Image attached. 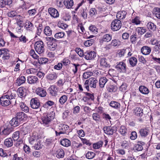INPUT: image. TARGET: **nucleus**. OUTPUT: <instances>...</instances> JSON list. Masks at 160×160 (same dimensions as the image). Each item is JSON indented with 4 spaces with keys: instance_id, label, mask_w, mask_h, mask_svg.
<instances>
[{
    "instance_id": "nucleus-1",
    "label": "nucleus",
    "mask_w": 160,
    "mask_h": 160,
    "mask_svg": "<svg viewBox=\"0 0 160 160\" xmlns=\"http://www.w3.org/2000/svg\"><path fill=\"white\" fill-rule=\"evenodd\" d=\"M98 80L95 78H91L87 80L84 84V87L88 91H89V87L91 88H96L98 83Z\"/></svg>"
},
{
    "instance_id": "nucleus-2",
    "label": "nucleus",
    "mask_w": 160,
    "mask_h": 160,
    "mask_svg": "<svg viewBox=\"0 0 160 160\" xmlns=\"http://www.w3.org/2000/svg\"><path fill=\"white\" fill-rule=\"evenodd\" d=\"M44 45L41 41H38L34 44V48L36 52L38 54L43 53L44 51Z\"/></svg>"
},
{
    "instance_id": "nucleus-3",
    "label": "nucleus",
    "mask_w": 160,
    "mask_h": 160,
    "mask_svg": "<svg viewBox=\"0 0 160 160\" xmlns=\"http://www.w3.org/2000/svg\"><path fill=\"white\" fill-rule=\"evenodd\" d=\"M52 113H52H50L47 114H45L42 117V120L43 123L45 125H48L51 121L54 118V113Z\"/></svg>"
},
{
    "instance_id": "nucleus-4",
    "label": "nucleus",
    "mask_w": 160,
    "mask_h": 160,
    "mask_svg": "<svg viewBox=\"0 0 160 160\" xmlns=\"http://www.w3.org/2000/svg\"><path fill=\"white\" fill-rule=\"evenodd\" d=\"M13 131V128L11 126L4 125L1 127L0 129L1 133L4 135H8Z\"/></svg>"
},
{
    "instance_id": "nucleus-5",
    "label": "nucleus",
    "mask_w": 160,
    "mask_h": 160,
    "mask_svg": "<svg viewBox=\"0 0 160 160\" xmlns=\"http://www.w3.org/2000/svg\"><path fill=\"white\" fill-rule=\"evenodd\" d=\"M122 26V23L120 20L115 19L112 22L111 24V29L113 31H117L119 30Z\"/></svg>"
},
{
    "instance_id": "nucleus-6",
    "label": "nucleus",
    "mask_w": 160,
    "mask_h": 160,
    "mask_svg": "<svg viewBox=\"0 0 160 160\" xmlns=\"http://www.w3.org/2000/svg\"><path fill=\"white\" fill-rule=\"evenodd\" d=\"M115 68L119 72H125L126 71V64L123 62H120L116 66Z\"/></svg>"
},
{
    "instance_id": "nucleus-7",
    "label": "nucleus",
    "mask_w": 160,
    "mask_h": 160,
    "mask_svg": "<svg viewBox=\"0 0 160 160\" xmlns=\"http://www.w3.org/2000/svg\"><path fill=\"white\" fill-rule=\"evenodd\" d=\"M6 97L7 96L4 95L0 98V104L3 107L8 106L11 103V101L9 100Z\"/></svg>"
},
{
    "instance_id": "nucleus-8",
    "label": "nucleus",
    "mask_w": 160,
    "mask_h": 160,
    "mask_svg": "<svg viewBox=\"0 0 160 160\" xmlns=\"http://www.w3.org/2000/svg\"><path fill=\"white\" fill-rule=\"evenodd\" d=\"M30 105L32 108L37 109L40 107V103L39 100L37 98H33L30 101Z\"/></svg>"
},
{
    "instance_id": "nucleus-9",
    "label": "nucleus",
    "mask_w": 160,
    "mask_h": 160,
    "mask_svg": "<svg viewBox=\"0 0 160 160\" xmlns=\"http://www.w3.org/2000/svg\"><path fill=\"white\" fill-rule=\"evenodd\" d=\"M96 53L94 51H88L84 53L85 58L87 60H91L96 57Z\"/></svg>"
},
{
    "instance_id": "nucleus-10",
    "label": "nucleus",
    "mask_w": 160,
    "mask_h": 160,
    "mask_svg": "<svg viewBox=\"0 0 160 160\" xmlns=\"http://www.w3.org/2000/svg\"><path fill=\"white\" fill-rule=\"evenodd\" d=\"M103 130L104 133L109 135H112L115 131L113 127L105 126L103 128Z\"/></svg>"
},
{
    "instance_id": "nucleus-11",
    "label": "nucleus",
    "mask_w": 160,
    "mask_h": 160,
    "mask_svg": "<svg viewBox=\"0 0 160 160\" xmlns=\"http://www.w3.org/2000/svg\"><path fill=\"white\" fill-rule=\"evenodd\" d=\"M35 92L38 95L41 97H45L47 94L46 90L41 87L37 88L35 90Z\"/></svg>"
},
{
    "instance_id": "nucleus-12",
    "label": "nucleus",
    "mask_w": 160,
    "mask_h": 160,
    "mask_svg": "<svg viewBox=\"0 0 160 160\" xmlns=\"http://www.w3.org/2000/svg\"><path fill=\"white\" fill-rule=\"evenodd\" d=\"M48 12L51 16L54 18L58 17L59 13L57 10L53 8H50L48 9Z\"/></svg>"
},
{
    "instance_id": "nucleus-13",
    "label": "nucleus",
    "mask_w": 160,
    "mask_h": 160,
    "mask_svg": "<svg viewBox=\"0 0 160 160\" xmlns=\"http://www.w3.org/2000/svg\"><path fill=\"white\" fill-rule=\"evenodd\" d=\"M49 91L50 94L53 96H56L57 95L58 88L54 85H51L49 88Z\"/></svg>"
},
{
    "instance_id": "nucleus-14",
    "label": "nucleus",
    "mask_w": 160,
    "mask_h": 160,
    "mask_svg": "<svg viewBox=\"0 0 160 160\" xmlns=\"http://www.w3.org/2000/svg\"><path fill=\"white\" fill-rule=\"evenodd\" d=\"M120 45V42L118 39H114L111 42V43L107 45L106 48L107 49H109L112 47H118Z\"/></svg>"
},
{
    "instance_id": "nucleus-15",
    "label": "nucleus",
    "mask_w": 160,
    "mask_h": 160,
    "mask_svg": "<svg viewBox=\"0 0 160 160\" xmlns=\"http://www.w3.org/2000/svg\"><path fill=\"white\" fill-rule=\"evenodd\" d=\"M17 93L19 97L25 98L26 95V90L23 87H20L17 90Z\"/></svg>"
},
{
    "instance_id": "nucleus-16",
    "label": "nucleus",
    "mask_w": 160,
    "mask_h": 160,
    "mask_svg": "<svg viewBox=\"0 0 160 160\" xmlns=\"http://www.w3.org/2000/svg\"><path fill=\"white\" fill-rule=\"evenodd\" d=\"M16 117L18 120L21 122L22 121H25L27 118V115L22 112H18L17 113Z\"/></svg>"
},
{
    "instance_id": "nucleus-17",
    "label": "nucleus",
    "mask_w": 160,
    "mask_h": 160,
    "mask_svg": "<svg viewBox=\"0 0 160 160\" xmlns=\"http://www.w3.org/2000/svg\"><path fill=\"white\" fill-rule=\"evenodd\" d=\"M10 123L12 127H16L20 124L21 122L16 117H15L13 118L10 121Z\"/></svg>"
},
{
    "instance_id": "nucleus-18",
    "label": "nucleus",
    "mask_w": 160,
    "mask_h": 160,
    "mask_svg": "<svg viewBox=\"0 0 160 160\" xmlns=\"http://www.w3.org/2000/svg\"><path fill=\"white\" fill-rule=\"evenodd\" d=\"M141 52L145 55H148L151 52V49L150 48L147 46L142 47L141 49Z\"/></svg>"
},
{
    "instance_id": "nucleus-19",
    "label": "nucleus",
    "mask_w": 160,
    "mask_h": 160,
    "mask_svg": "<svg viewBox=\"0 0 160 160\" xmlns=\"http://www.w3.org/2000/svg\"><path fill=\"white\" fill-rule=\"evenodd\" d=\"M147 28L151 32H153L156 30L157 27L156 25L151 22H148L146 25Z\"/></svg>"
},
{
    "instance_id": "nucleus-20",
    "label": "nucleus",
    "mask_w": 160,
    "mask_h": 160,
    "mask_svg": "<svg viewBox=\"0 0 160 160\" xmlns=\"http://www.w3.org/2000/svg\"><path fill=\"white\" fill-rule=\"evenodd\" d=\"M134 115L138 117H141L143 115L142 110L139 107H137L134 110Z\"/></svg>"
},
{
    "instance_id": "nucleus-21",
    "label": "nucleus",
    "mask_w": 160,
    "mask_h": 160,
    "mask_svg": "<svg viewBox=\"0 0 160 160\" xmlns=\"http://www.w3.org/2000/svg\"><path fill=\"white\" fill-rule=\"evenodd\" d=\"M63 3L67 8L70 9L73 6L74 2L72 0H64Z\"/></svg>"
},
{
    "instance_id": "nucleus-22",
    "label": "nucleus",
    "mask_w": 160,
    "mask_h": 160,
    "mask_svg": "<svg viewBox=\"0 0 160 160\" xmlns=\"http://www.w3.org/2000/svg\"><path fill=\"white\" fill-rule=\"evenodd\" d=\"M26 81V78L23 76H20L18 78L16 81V83L18 86H20L24 83Z\"/></svg>"
},
{
    "instance_id": "nucleus-23",
    "label": "nucleus",
    "mask_w": 160,
    "mask_h": 160,
    "mask_svg": "<svg viewBox=\"0 0 160 160\" xmlns=\"http://www.w3.org/2000/svg\"><path fill=\"white\" fill-rule=\"evenodd\" d=\"M109 105L113 108L115 109H117L120 108V104L118 102L112 101L109 103Z\"/></svg>"
},
{
    "instance_id": "nucleus-24",
    "label": "nucleus",
    "mask_w": 160,
    "mask_h": 160,
    "mask_svg": "<svg viewBox=\"0 0 160 160\" xmlns=\"http://www.w3.org/2000/svg\"><path fill=\"white\" fill-rule=\"evenodd\" d=\"M127 13V12L125 11L118 12L117 14V18L119 19H123L125 18Z\"/></svg>"
},
{
    "instance_id": "nucleus-25",
    "label": "nucleus",
    "mask_w": 160,
    "mask_h": 160,
    "mask_svg": "<svg viewBox=\"0 0 160 160\" xmlns=\"http://www.w3.org/2000/svg\"><path fill=\"white\" fill-rule=\"evenodd\" d=\"M108 81V79L105 77L101 78L99 80V83L101 88H103Z\"/></svg>"
},
{
    "instance_id": "nucleus-26",
    "label": "nucleus",
    "mask_w": 160,
    "mask_h": 160,
    "mask_svg": "<svg viewBox=\"0 0 160 160\" xmlns=\"http://www.w3.org/2000/svg\"><path fill=\"white\" fill-rule=\"evenodd\" d=\"M38 78L34 76H29L27 79V82L30 84H34L38 80Z\"/></svg>"
},
{
    "instance_id": "nucleus-27",
    "label": "nucleus",
    "mask_w": 160,
    "mask_h": 160,
    "mask_svg": "<svg viewBox=\"0 0 160 160\" xmlns=\"http://www.w3.org/2000/svg\"><path fill=\"white\" fill-rule=\"evenodd\" d=\"M5 146L7 147H10L12 146L13 144V142L11 138H8L6 139L4 142Z\"/></svg>"
},
{
    "instance_id": "nucleus-28",
    "label": "nucleus",
    "mask_w": 160,
    "mask_h": 160,
    "mask_svg": "<svg viewBox=\"0 0 160 160\" xmlns=\"http://www.w3.org/2000/svg\"><path fill=\"white\" fill-rule=\"evenodd\" d=\"M139 91L142 93L144 94H147L149 92L148 88L143 86H141L139 88Z\"/></svg>"
},
{
    "instance_id": "nucleus-29",
    "label": "nucleus",
    "mask_w": 160,
    "mask_h": 160,
    "mask_svg": "<svg viewBox=\"0 0 160 160\" xmlns=\"http://www.w3.org/2000/svg\"><path fill=\"white\" fill-rule=\"evenodd\" d=\"M61 144L65 147H68L71 145L70 141L67 139H63L60 142Z\"/></svg>"
},
{
    "instance_id": "nucleus-30",
    "label": "nucleus",
    "mask_w": 160,
    "mask_h": 160,
    "mask_svg": "<svg viewBox=\"0 0 160 160\" xmlns=\"http://www.w3.org/2000/svg\"><path fill=\"white\" fill-rule=\"evenodd\" d=\"M20 106L22 111L28 112L29 111V108L23 102H21L20 103Z\"/></svg>"
},
{
    "instance_id": "nucleus-31",
    "label": "nucleus",
    "mask_w": 160,
    "mask_h": 160,
    "mask_svg": "<svg viewBox=\"0 0 160 160\" xmlns=\"http://www.w3.org/2000/svg\"><path fill=\"white\" fill-rule=\"evenodd\" d=\"M25 27L27 30L31 31L33 28V24L29 21H27L25 23Z\"/></svg>"
},
{
    "instance_id": "nucleus-32",
    "label": "nucleus",
    "mask_w": 160,
    "mask_h": 160,
    "mask_svg": "<svg viewBox=\"0 0 160 160\" xmlns=\"http://www.w3.org/2000/svg\"><path fill=\"white\" fill-rule=\"evenodd\" d=\"M58 77V75L55 72H52L48 75L47 78L49 80L56 79Z\"/></svg>"
},
{
    "instance_id": "nucleus-33",
    "label": "nucleus",
    "mask_w": 160,
    "mask_h": 160,
    "mask_svg": "<svg viewBox=\"0 0 160 160\" xmlns=\"http://www.w3.org/2000/svg\"><path fill=\"white\" fill-rule=\"evenodd\" d=\"M42 146V145L41 143V142L40 139H38L37 142L34 144V148L36 150H39L41 149Z\"/></svg>"
},
{
    "instance_id": "nucleus-34",
    "label": "nucleus",
    "mask_w": 160,
    "mask_h": 160,
    "mask_svg": "<svg viewBox=\"0 0 160 160\" xmlns=\"http://www.w3.org/2000/svg\"><path fill=\"white\" fill-rule=\"evenodd\" d=\"M56 153L58 158H62L64 155V152L62 149H59L57 151Z\"/></svg>"
},
{
    "instance_id": "nucleus-35",
    "label": "nucleus",
    "mask_w": 160,
    "mask_h": 160,
    "mask_svg": "<svg viewBox=\"0 0 160 160\" xmlns=\"http://www.w3.org/2000/svg\"><path fill=\"white\" fill-rule=\"evenodd\" d=\"M52 30L48 26H46L44 30V33L47 36H50L52 34Z\"/></svg>"
},
{
    "instance_id": "nucleus-36",
    "label": "nucleus",
    "mask_w": 160,
    "mask_h": 160,
    "mask_svg": "<svg viewBox=\"0 0 160 160\" xmlns=\"http://www.w3.org/2000/svg\"><path fill=\"white\" fill-rule=\"evenodd\" d=\"M112 39V36L109 34L104 35L102 37V40L103 42H108Z\"/></svg>"
},
{
    "instance_id": "nucleus-37",
    "label": "nucleus",
    "mask_w": 160,
    "mask_h": 160,
    "mask_svg": "<svg viewBox=\"0 0 160 160\" xmlns=\"http://www.w3.org/2000/svg\"><path fill=\"white\" fill-rule=\"evenodd\" d=\"M38 139L39 138L37 137L32 136L29 138V142L31 144L33 145L34 144Z\"/></svg>"
},
{
    "instance_id": "nucleus-38",
    "label": "nucleus",
    "mask_w": 160,
    "mask_h": 160,
    "mask_svg": "<svg viewBox=\"0 0 160 160\" xmlns=\"http://www.w3.org/2000/svg\"><path fill=\"white\" fill-rule=\"evenodd\" d=\"M5 50V49L3 50H0V57L1 55H3L2 58L4 60L8 59L9 57V55L7 54Z\"/></svg>"
},
{
    "instance_id": "nucleus-39",
    "label": "nucleus",
    "mask_w": 160,
    "mask_h": 160,
    "mask_svg": "<svg viewBox=\"0 0 160 160\" xmlns=\"http://www.w3.org/2000/svg\"><path fill=\"white\" fill-rule=\"evenodd\" d=\"M103 142L102 141H99L93 144V147L95 149H98L101 148Z\"/></svg>"
},
{
    "instance_id": "nucleus-40",
    "label": "nucleus",
    "mask_w": 160,
    "mask_h": 160,
    "mask_svg": "<svg viewBox=\"0 0 160 160\" xmlns=\"http://www.w3.org/2000/svg\"><path fill=\"white\" fill-rule=\"evenodd\" d=\"M138 34L140 35H142L145 33L146 32V29L143 27H138L136 29Z\"/></svg>"
},
{
    "instance_id": "nucleus-41",
    "label": "nucleus",
    "mask_w": 160,
    "mask_h": 160,
    "mask_svg": "<svg viewBox=\"0 0 160 160\" xmlns=\"http://www.w3.org/2000/svg\"><path fill=\"white\" fill-rule=\"evenodd\" d=\"M72 71L74 74L76 73L78 69L80 68V65L78 63H72Z\"/></svg>"
},
{
    "instance_id": "nucleus-42",
    "label": "nucleus",
    "mask_w": 160,
    "mask_h": 160,
    "mask_svg": "<svg viewBox=\"0 0 160 160\" xmlns=\"http://www.w3.org/2000/svg\"><path fill=\"white\" fill-rule=\"evenodd\" d=\"M100 64L102 66L105 67H110V65L106 61V59L105 58H101L100 60Z\"/></svg>"
},
{
    "instance_id": "nucleus-43",
    "label": "nucleus",
    "mask_w": 160,
    "mask_h": 160,
    "mask_svg": "<svg viewBox=\"0 0 160 160\" xmlns=\"http://www.w3.org/2000/svg\"><path fill=\"white\" fill-rule=\"evenodd\" d=\"M68 97L66 95H63L59 98V102L61 105H63L67 100Z\"/></svg>"
},
{
    "instance_id": "nucleus-44",
    "label": "nucleus",
    "mask_w": 160,
    "mask_h": 160,
    "mask_svg": "<svg viewBox=\"0 0 160 160\" xmlns=\"http://www.w3.org/2000/svg\"><path fill=\"white\" fill-rule=\"evenodd\" d=\"M129 62L131 66L132 67H134L136 65L137 59L135 57H131L129 59Z\"/></svg>"
},
{
    "instance_id": "nucleus-45",
    "label": "nucleus",
    "mask_w": 160,
    "mask_h": 160,
    "mask_svg": "<svg viewBox=\"0 0 160 160\" xmlns=\"http://www.w3.org/2000/svg\"><path fill=\"white\" fill-rule=\"evenodd\" d=\"M57 44L55 43L50 42V43L48 44V48L51 51H54L57 47Z\"/></svg>"
},
{
    "instance_id": "nucleus-46",
    "label": "nucleus",
    "mask_w": 160,
    "mask_h": 160,
    "mask_svg": "<svg viewBox=\"0 0 160 160\" xmlns=\"http://www.w3.org/2000/svg\"><path fill=\"white\" fill-rule=\"evenodd\" d=\"M95 155V153L92 152H88L86 154V157L88 159H91L93 158Z\"/></svg>"
},
{
    "instance_id": "nucleus-47",
    "label": "nucleus",
    "mask_w": 160,
    "mask_h": 160,
    "mask_svg": "<svg viewBox=\"0 0 160 160\" xmlns=\"http://www.w3.org/2000/svg\"><path fill=\"white\" fill-rule=\"evenodd\" d=\"M154 14L157 18L160 19V8H154Z\"/></svg>"
},
{
    "instance_id": "nucleus-48",
    "label": "nucleus",
    "mask_w": 160,
    "mask_h": 160,
    "mask_svg": "<svg viewBox=\"0 0 160 160\" xmlns=\"http://www.w3.org/2000/svg\"><path fill=\"white\" fill-rule=\"evenodd\" d=\"M139 133L142 137H145L147 135L148 131L146 129H142L139 131Z\"/></svg>"
},
{
    "instance_id": "nucleus-49",
    "label": "nucleus",
    "mask_w": 160,
    "mask_h": 160,
    "mask_svg": "<svg viewBox=\"0 0 160 160\" xmlns=\"http://www.w3.org/2000/svg\"><path fill=\"white\" fill-rule=\"evenodd\" d=\"M80 13L82 17L84 18H87V9L82 8L80 10Z\"/></svg>"
},
{
    "instance_id": "nucleus-50",
    "label": "nucleus",
    "mask_w": 160,
    "mask_h": 160,
    "mask_svg": "<svg viewBox=\"0 0 160 160\" xmlns=\"http://www.w3.org/2000/svg\"><path fill=\"white\" fill-rule=\"evenodd\" d=\"M65 35V33L61 32L56 33L54 35V37L57 39H60L63 38Z\"/></svg>"
},
{
    "instance_id": "nucleus-51",
    "label": "nucleus",
    "mask_w": 160,
    "mask_h": 160,
    "mask_svg": "<svg viewBox=\"0 0 160 160\" xmlns=\"http://www.w3.org/2000/svg\"><path fill=\"white\" fill-rule=\"evenodd\" d=\"M38 62L40 64H45L48 62V59L45 58H39L38 59Z\"/></svg>"
},
{
    "instance_id": "nucleus-52",
    "label": "nucleus",
    "mask_w": 160,
    "mask_h": 160,
    "mask_svg": "<svg viewBox=\"0 0 160 160\" xmlns=\"http://www.w3.org/2000/svg\"><path fill=\"white\" fill-rule=\"evenodd\" d=\"M94 42V40L93 39H91L85 41L84 42V45L85 46L89 47L91 46Z\"/></svg>"
},
{
    "instance_id": "nucleus-53",
    "label": "nucleus",
    "mask_w": 160,
    "mask_h": 160,
    "mask_svg": "<svg viewBox=\"0 0 160 160\" xmlns=\"http://www.w3.org/2000/svg\"><path fill=\"white\" fill-rule=\"evenodd\" d=\"M126 131L127 129L124 126H122L120 127L119 132L123 136L125 135L126 134Z\"/></svg>"
},
{
    "instance_id": "nucleus-54",
    "label": "nucleus",
    "mask_w": 160,
    "mask_h": 160,
    "mask_svg": "<svg viewBox=\"0 0 160 160\" xmlns=\"http://www.w3.org/2000/svg\"><path fill=\"white\" fill-rule=\"evenodd\" d=\"M85 98L86 100H93L94 99V96L93 94L87 92L86 93V97Z\"/></svg>"
},
{
    "instance_id": "nucleus-55",
    "label": "nucleus",
    "mask_w": 160,
    "mask_h": 160,
    "mask_svg": "<svg viewBox=\"0 0 160 160\" xmlns=\"http://www.w3.org/2000/svg\"><path fill=\"white\" fill-rule=\"evenodd\" d=\"M20 133L19 131H17L14 132L12 135V138L14 141L18 140L19 137Z\"/></svg>"
},
{
    "instance_id": "nucleus-56",
    "label": "nucleus",
    "mask_w": 160,
    "mask_h": 160,
    "mask_svg": "<svg viewBox=\"0 0 160 160\" xmlns=\"http://www.w3.org/2000/svg\"><path fill=\"white\" fill-rule=\"evenodd\" d=\"M17 14V13L15 11H12L8 12L7 13V15L8 17L11 18H13L16 17Z\"/></svg>"
},
{
    "instance_id": "nucleus-57",
    "label": "nucleus",
    "mask_w": 160,
    "mask_h": 160,
    "mask_svg": "<svg viewBox=\"0 0 160 160\" xmlns=\"http://www.w3.org/2000/svg\"><path fill=\"white\" fill-rule=\"evenodd\" d=\"M92 72H86L83 73V76L84 79H86L92 76Z\"/></svg>"
},
{
    "instance_id": "nucleus-58",
    "label": "nucleus",
    "mask_w": 160,
    "mask_h": 160,
    "mask_svg": "<svg viewBox=\"0 0 160 160\" xmlns=\"http://www.w3.org/2000/svg\"><path fill=\"white\" fill-rule=\"evenodd\" d=\"M116 90V87L113 85H110L108 88V90L110 92H115Z\"/></svg>"
},
{
    "instance_id": "nucleus-59",
    "label": "nucleus",
    "mask_w": 160,
    "mask_h": 160,
    "mask_svg": "<svg viewBox=\"0 0 160 160\" xmlns=\"http://www.w3.org/2000/svg\"><path fill=\"white\" fill-rule=\"evenodd\" d=\"M30 55L34 59H37L39 57V56L35 53L33 49H31L30 50Z\"/></svg>"
},
{
    "instance_id": "nucleus-60",
    "label": "nucleus",
    "mask_w": 160,
    "mask_h": 160,
    "mask_svg": "<svg viewBox=\"0 0 160 160\" xmlns=\"http://www.w3.org/2000/svg\"><path fill=\"white\" fill-rule=\"evenodd\" d=\"M37 29L36 34L38 36H40L42 32V24H39L38 26L37 27Z\"/></svg>"
},
{
    "instance_id": "nucleus-61",
    "label": "nucleus",
    "mask_w": 160,
    "mask_h": 160,
    "mask_svg": "<svg viewBox=\"0 0 160 160\" xmlns=\"http://www.w3.org/2000/svg\"><path fill=\"white\" fill-rule=\"evenodd\" d=\"M19 40L20 42H22L23 43H25L28 41V39L26 38L25 36L22 35L19 37Z\"/></svg>"
},
{
    "instance_id": "nucleus-62",
    "label": "nucleus",
    "mask_w": 160,
    "mask_h": 160,
    "mask_svg": "<svg viewBox=\"0 0 160 160\" xmlns=\"http://www.w3.org/2000/svg\"><path fill=\"white\" fill-rule=\"evenodd\" d=\"M140 22L139 18L138 17H136L134 19H132V23L136 25L140 24Z\"/></svg>"
},
{
    "instance_id": "nucleus-63",
    "label": "nucleus",
    "mask_w": 160,
    "mask_h": 160,
    "mask_svg": "<svg viewBox=\"0 0 160 160\" xmlns=\"http://www.w3.org/2000/svg\"><path fill=\"white\" fill-rule=\"evenodd\" d=\"M58 26L59 27L63 29H66V28L68 27V25L63 22H60L58 23Z\"/></svg>"
},
{
    "instance_id": "nucleus-64",
    "label": "nucleus",
    "mask_w": 160,
    "mask_h": 160,
    "mask_svg": "<svg viewBox=\"0 0 160 160\" xmlns=\"http://www.w3.org/2000/svg\"><path fill=\"white\" fill-rule=\"evenodd\" d=\"M89 29L92 32L94 33H96L97 32V29L94 25H91L89 27Z\"/></svg>"
}]
</instances>
